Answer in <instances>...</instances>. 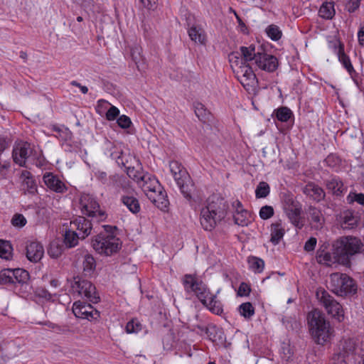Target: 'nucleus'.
<instances>
[{
  "mask_svg": "<svg viewBox=\"0 0 364 364\" xmlns=\"http://www.w3.org/2000/svg\"><path fill=\"white\" fill-rule=\"evenodd\" d=\"M334 49L336 52L339 61L343 67L347 70L350 75L355 73V70L351 64L349 57L344 52V46L341 42L334 43Z\"/></svg>",
  "mask_w": 364,
  "mask_h": 364,
  "instance_id": "obj_28",
  "label": "nucleus"
},
{
  "mask_svg": "<svg viewBox=\"0 0 364 364\" xmlns=\"http://www.w3.org/2000/svg\"><path fill=\"white\" fill-rule=\"evenodd\" d=\"M194 107L195 113L198 119L200 120L205 119L208 114L205 106L203 104L198 102L195 104Z\"/></svg>",
  "mask_w": 364,
  "mask_h": 364,
  "instance_id": "obj_51",
  "label": "nucleus"
},
{
  "mask_svg": "<svg viewBox=\"0 0 364 364\" xmlns=\"http://www.w3.org/2000/svg\"><path fill=\"white\" fill-rule=\"evenodd\" d=\"M81 236L73 229L65 231L64 236V243L66 247L71 248L76 246Z\"/></svg>",
  "mask_w": 364,
  "mask_h": 364,
  "instance_id": "obj_38",
  "label": "nucleus"
},
{
  "mask_svg": "<svg viewBox=\"0 0 364 364\" xmlns=\"http://www.w3.org/2000/svg\"><path fill=\"white\" fill-rule=\"evenodd\" d=\"M309 331L314 341L318 345L323 346L330 341L333 329L325 316L318 310H314L308 314Z\"/></svg>",
  "mask_w": 364,
  "mask_h": 364,
  "instance_id": "obj_3",
  "label": "nucleus"
},
{
  "mask_svg": "<svg viewBox=\"0 0 364 364\" xmlns=\"http://www.w3.org/2000/svg\"><path fill=\"white\" fill-rule=\"evenodd\" d=\"M316 296L329 315L339 322L344 319L342 306L328 291L324 289H318L316 291Z\"/></svg>",
  "mask_w": 364,
  "mask_h": 364,
  "instance_id": "obj_11",
  "label": "nucleus"
},
{
  "mask_svg": "<svg viewBox=\"0 0 364 364\" xmlns=\"http://www.w3.org/2000/svg\"><path fill=\"white\" fill-rule=\"evenodd\" d=\"M270 192V187L267 182L261 181L257 185L255 190V196L257 198H266Z\"/></svg>",
  "mask_w": 364,
  "mask_h": 364,
  "instance_id": "obj_47",
  "label": "nucleus"
},
{
  "mask_svg": "<svg viewBox=\"0 0 364 364\" xmlns=\"http://www.w3.org/2000/svg\"><path fill=\"white\" fill-rule=\"evenodd\" d=\"M12 158L16 164L22 167H27V162H32L37 166L42 165L33 146L27 141H20L15 144Z\"/></svg>",
  "mask_w": 364,
  "mask_h": 364,
  "instance_id": "obj_7",
  "label": "nucleus"
},
{
  "mask_svg": "<svg viewBox=\"0 0 364 364\" xmlns=\"http://www.w3.org/2000/svg\"><path fill=\"white\" fill-rule=\"evenodd\" d=\"M335 14L334 3L332 1L323 3L318 11L319 16L324 19H332Z\"/></svg>",
  "mask_w": 364,
  "mask_h": 364,
  "instance_id": "obj_36",
  "label": "nucleus"
},
{
  "mask_svg": "<svg viewBox=\"0 0 364 364\" xmlns=\"http://www.w3.org/2000/svg\"><path fill=\"white\" fill-rule=\"evenodd\" d=\"M308 213L311 228L315 230H321L325 223L321 210L316 207L310 206Z\"/></svg>",
  "mask_w": 364,
  "mask_h": 364,
  "instance_id": "obj_27",
  "label": "nucleus"
},
{
  "mask_svg": "<svg viewBox=\"0 0 364 364\" xmlns=\"http://www.w3.org/2000/svg\"><path fill=\"white\" fill-rule=\"evenodd\" d=\"M71 229L77 230L81 236V240L85 239L91 234L92 224L91 220L87 219L85 215L78 216L70 223Z\"/></svg>",
  "mask_w": 364,
  "mask_h": 364,
  "instance_id": "obj_18",
  "label": "nucleus"
},
{
  "mask_svg": "<svg viewBox=\"0 0 364 364\" xmlns=\"http://www.w3.org/2000/svg\"><path fill=\"white\" fill-rule=\"evenodd\" d=\"M282 207L290 223L296 228L301 229L304 226L301 204L293 196L286 194L283 196Z\"/></svg>",
  "mask_w": 364,
  "mask_h": 364,
  "instance_id": "obj_10",
  "label": "nucleus"
},
{
  "mask_svg": "<svg viewBox=\"0 0 364 364\" xmlns=\"http://www.w3.org/2000/svg\"><path fill=\"white\" fill-rule=\"evenodd\" d=\"M234 72L237 78L244 87H252L257 82V77L252 68L247 63L241 62V65Z\"/></svg>",
  "mask_w": 364,
  "mask_h": 364,
  "instance_id": "obj_15",
  "label": "nucleus"
},
{
  "mask_svg": "<svg viewBox=\"0 0 364 364\" xmlns=\"http://www.w3.org/2000/svg\"><path fill=\"white\" fill-rule=\"evenodd\" d=\"M328 245L323 244L321 245L316 252V259L320 264L331 266L334 262V257L331 252L326 250Z\"/></svg>",
  "mask_w": 364,
  "mask_h": 364,
  "instance_id": "obj_30",
  "label": "nucleus"
},
{
  "mask_svg": "<svg viewBox=\"0 0 364 364\" xmlns=\"http://www.w3.org/2000/svg\"><path fill=\"white\" fill-rule=\"evenodd\" d=\"M359 218L352 210H344L341 214V225L344 230H351L358 226Z\"/></svg>",
  "mask_w": 364,
  "mask_h": 364,
  "instance_id": "obj_26",
  "label": "nucleus"
},
{
  "mask_svg": "<svg viewBox=\"0 0 364 364\" xmlns=\"http://www.w3.org/2000/svg\"><path fill=\"white\" fill-rule=\"evenodd\" d=\"M79 208L83 215L95 219L97 222L106 219L105 212L100 209L99 203L92 195L81 194L79 200Z\"/></svg>",
  "mask_w": 364,
  "mask_h": 364,
  "instance_id": "obj_9",
  "label": "nucleus"
},
{
  "mask_svg": "<svg viewBox=\"0 0 364 364\" xmlns=\"http://www.w3.org/2000/svg\"><path fill=\"white\" fill-rule=\"evenodd\" d=\"M12 273H14L13 280L14 284H26L30 278V275L28 271L23 269H13Z\"/></svg>",
  "mask_w": 364,
  "mask_h": 364,
  "instance_id": "obj_37",
  "label": "nucleus"
},
{
  "mask_svg": "<svg viewBox=\"0 0 364 364\" xmlns=\"http://www.w3.org/2000/svg\"><path fill=\"white\" fill-rule=\"evenodd\" d=\"M36 294L38 296L45 299L48 301L52 299V294L46 289H38L36 291Z\"/></svg>",
  "mask_w": 364,
  "mask_h": 364,
  "instance_id": "obj_62",
  "label": "nucleus"
},
{
  "mask_svg": "<svg viewBox=\"0 0 364 364\" xmlns=\"http://www.w3.org/2000/svg\"><path fill=\"white\" fill-rule=\"evenodd\" d=\"M170 171L181 193L189 202L195 191V186L188 173L179 162L173 161L169 164Z\"/></svg>",
  "mask_w": 364,
  "mask_h": 364,
  "instance_id": "obj_4",
  "label": "nucleus"
},
{
  "mask_svg": "<svg viewBox=\"0 0 364 364\" xmlns=\"http://www.w3.org/2000/svg\"><path fill=\"white\" fill-rule=\"evenodd\" d=\"M325 185L327 190L336 197H342L348 190L341 178L336 176H331L325 180Z\"/></svg>",
  "mask_w": 364,
  "mask_h": 364,
  "instance_id": "obj_20",
  "label": "nucleus"
},
{
  "mask_svg": "<svg viewBox=\"0 0 364 364\" xmlns=\"http://www.w3.org/2000/svg\"><path fill=\"white\" fill-rule=\"evenodd\" d=\"M203 305L207 306L215 314L220 315L223 312L221 302L217 300L216 296L210 292V295L207 296V304Z\"/></svg>",
  "mask_w": 364,
  "mask_h": 364,
  "instance_id": "obj_33",
  "label": "nucleus"
},
{
  "mask_svg": "<svg viewBox=\"0 0 364 364\" xmlns=\"http://www.w3.org/2000/svg\"><path fill=\"white\" fill-rule=\"evenodd\" d=\"M240 55H241V60L242 63H247L249 61L255 60L257 62V55L259 52H255V46L254 45H250L248 47L241 46L240 48Z\"/></svg>",
  "mask_w": 364,
  "mask_h": 364,
  "instance_id": "obj_32",
  "label": "nucleus"
},
{
  "mask_svg": "<svg viewBox=\"0 0 364 364\" xmlns=\"http://www.w3.org/2000/svg\"><path fill=\"white\" fill-rule=\"evenodd\" d=\"M328 289L338 296H345L355 294L357 292V284L346 274L335 272L330 275Z\"/></svg>",
  "mask_w": 364,
  "mask_h": 364,
  "instance_id": "obj_5",
  "label": "nucleus"
},
{
  "mask_svg": "<svg viewBox=\"0 0 364 364\" xmlns=\"http://www.w3.org/2000/svg\"><path fill=\"white\" fill-rule=\"evenodd\" d=\"M274 215V209L272 206L264 205L259 210V216L263 220L270 218Z\"/></svg>",
  "mask_w": 364,
  "mask_h": 364,
  "instance_id": "obj_53",
  "label": "nucleus"
},
{
  "mask_svg": "<svg viewBox=\"0 0 364 364\" xmlns=\"http://www.w3.org/2000/svg\"><path fill=\"white\" fill-rule=\"evenodd\" d=\"M44 255L43 245L36 241L31 242L26 246V257L32 262H37Z\"/></svg>",
  "mask_w": 364,
  "mask_h": 364,
  "instance_id": "obj_23",
  "label": "nucleus"
},
{
  "mask_svg": "<svg viewBox=\"0 0 364 364\" xmlns=\"http://www.w3.org/2000/svg\"><path fill=\"white\" fill-rule=\"evenodd\" d=\"M73 288L81 296L87 298L92 303H97L100 301V296L96 292L95 287L87 279L77 278V280L75 282Z\"/></svg>",
  "mask_w": 364,
  "mask_h": 364,
  "instance_id": "obj_13",
  "label": "nucleus"
},
{
  "mask_svg": "<svg viewBox=\"0 0 364 364\" xmlns=\"http://www.w3.org/2000/svg\"><path fill=\"white\" fill-rule=\"evenodd\" d=\"M21 176L24 178L25 182L31 189H35V182L32 179L31 174L28 171H23Z\"/></svg>",
  "mask_w": 364,
  "mask_h": 364,
  "instance_id": "obj_60",
  "label": "nucleus"
},
{
  "mask_svg": "<svg viewBox=\"0 0 364 364\" xmlns=\"http://www.w3.org/2000/svg\"><path fill=\"white\" fill-rule=\"evenodd\" d=\"M111 157L116 160L119 166H124L126 168L128 176L136 183L139 182L140 178L145 175V173L141 171V168L139 167V169H136L134 166H127L128 161L124 160V156L122 151L112 153Z\"/></svg>",
  "mask_w": 364,
  "mask_h": 364,
  "instance_id": "obj_17",
  "label": "nucleus"
},
{
  "mask_svg": "<svg viewBox=\"0 0 364 364\" xmlns=\"http://www.w3.org/2000/svg\"><path fill=\"white\" fill-rule=\"evenodd\" d=\"M334 355H341V359L346 360L348 357L353 356L355 361L358 362L356 355H360V353L358 352L357 341L353 338H343L340 341L339 352Z\"/></svg>",
  "mask_w": 364,
  "mask_h": 364,
  "instance_id": "obj_14",
  "label": "nucleus"
},
{
  "mask_svg": "<svg viewBox=\"0 0 364 364\" xmlns=\"http://www.w3.org/2000/svg\"><path fill=\"white\" fill-rule=\"evenodd\" d=\"M275 112L277 119L282 122H287L293 116L291 110L287 107H282L275 110Z\"/></svg>",
  "mask_w": 364,
  "mask_h": 364,
  "instance_id": "obj_45",
  "label": "nucleus"
},
{
  "mask_svg": "<svg viewBox=\"0 0 364 364\" xmlns=\"http://www.w3.org/2000/svg\"><path fill=\"white\" fill-rule=\"evenodd\" d=\"M140 330H141V324L137 321H134V320H132L127 323L126 331L128 333H137Z\"/></svg>",
  "mask_w": 364,
  "mask_h": 364,
  "instance_id": "obj_56",
  "label": "nucleus"
},
{
  "mask_svg": "<svg viewBox=\"0 0 364 364\" xmlns=\"http://www.w3.org/2000/svg\"><path fill=\"white\" fill-rule=\"evenodd\" d=\"M141 47L136 43H134L130 47V54L132 59L138 68H139L140 64L144 63V58L141 55Z\"/></svg>",
  "mask_w": 364,
  "mask_h": 364,
  "instance_id": "obj_39",
  "label": "nucleus"
},
{
  "mask_svg": "<svg viewBox=\"0 0 364 364\" xmlns=\"http://www.w3.org/2000/svg\"><path fill=\"white\" fill-rule=\"evenodd\" d=\"M12 257V247L9 242L0 240V257L9 260Z\"/></svg>",
  "mask_w": 364,
  "mask_h": 364,
  "instance_id": "obj_42",
  "label": "nucleus"
},
{
  "mask_svg": "<svg viewBox=\"0 0 364 364\" xmlns=\"http://www.w3.org/2000/svg\"><path fill=\"white\" fill-rule=\"evenodd\" d=\"M251 214L246 210L242 213H235L233 218L235 223L240 226H247L250 222Z\"/></svg>",
  "mask_w": 364,
  "mask_h": 364,
  "instance_id": "obj_40",
  "label": "nucleus"
},
{
  "mask_svg": "<svg viewBox=\"0 0 364 364\" xmlns=\"http://www.w3.org/2000/svg\"><path fill=\"white\" fill-rule=\"evenodd\" d=\"M137 184L141 188L147 197L149 193H154L156 191L163 189L156 178L147 173L142 178H140Z\"/></svg>",
  "mask_w": 364,
  "mask_h": 364,
  "instance_id": "obj_22",
  "label": "nucleus"
},
{
  "mask_svg": "<svg viewBox=\"0 0 364 364\" xmlns=\"http://www.w3.org/2000/svg\"><path fill=\"white\" fill-rule=\"evenodd\" d=\"M181 282L186 293H193L203 304H207L210 290L196 274H186L181 278Z\"/></svg>",
  "mask_w": 364,
  "mask_h": 364,
  "instance_id": "obj_8",
  "label": "nucleus"
},
{
  "mask_svg": "<svg viewBox=\"0 0 364 364\" xmlns=\"http://www.w3.org/2000/svg\"><path fill=\"white\" fill-rule=\"evenodd\" d=\"M148 198L161 210L165 211L168 207L169 201L164 188L159 190V191H156L154 193H149Z\"/></svg>",
  "mask_w": 364,
  "mask_h": 364,
  "instance_id": "obj_24",
  "label": "nucleus"
},
{
  "mask_svg": "<svg viewBox=\"0 0 364 364\" xmlns=\"http://www.w3.org/2000/svg\"><path fill=\"white\" fill-rule=\"evenodd\" d=\"M48 255L53 258H58L62 254V248L55 243H52L48 250Z\"/></svg>",
  "mask_w": 364,
  "mask_h": 364,
  "instance_id": "obj_54",
  "label": "nucleus"
},
{
  "mask_svg": "<svg viewBox=\"0 0 364 364\" xmlns=\"http://www.w3.org/2000/svg\"><path fill=\"white\" fill-rule=\"evenodd\" d=\"M104 230L92 239L93 249L100 255L112 256L121 249L122 242L115 235L116 226L104 225Z\"/></svg>",
  "mask_w": 364,
  "mask_h": 364,
  "instance_id": "obj_2",
  "label": "nucleus"
},
{
  "mask_svg": "<svg viewBox=\"0 0 364 364\" xmlns=\"http://www.w3.org/2000/svg\"><path fill=\"white\" fill-rule=\"evenodd\" d=\"M250 287L247 283L242 282L238 288L237 294L240 296H246L250 294Z\"/></svg>",
  "mask_w": 364,
  "mask_h": 364,
  "instance_id": "obj_59",
  "label": "nucleus"
},
{
  "mask_svg": "<svg viewBox=\"0 0 364 364\" xmlns=\"http://www.w3.org/2000/svg\"><path fill=\"white\" fill-rule=\"evenodd\" d=\"M316 242H317L316 238L313 237H310L305 242L304 247V250L306 251V252L313 251L315 249V247L316 245Z\"/></svg>",
  "mask_w": 364,
  "mask_h": 364,
  "instance_id": "obj_61",
  "label": "nucleus"
},
{
  "mask_svg": "<svg viewBox=\"0 0 364 364\" xmlns=\"http://www.w3.org/2000/svg\"><path fill=\"white\" fill-rule=\"evenodd\" d=\"M255 64L261 70L269 73L274 72L279 65L278 60L275 56L264 52L259 53Z\"/></svg>",
  "mask_w": 364,
  "mask_h": 364,
  "instance_id": "obj_19",
  "label": "nucleus"
},
{
  "mask_svg": "<svg viewBox=\"0 0 364 364\" xmlns=\"http://www.w3.org/2000/svg\"><path fill=\"white\" fill-rule=\"evenodd\" d=\"M26 218L20 213L14 214L11 219V224L16 228H22L26 225Z\"/></svg>",
  "mask_w": 364,
  "mask_h": 364,
  "instance_id": "obj_50",
  "label": "nucleus"
},
{
  "mask_svg": "<svg viewBox=\"0 0 364 364\" xmlns=\"http://www.w3.org/2000/svg\"><path fill=\"white\" fill-rule=\"evenodd\" d=\"M95 176L96 178L101 182L103 185H105L106 186H109L110 183V176H108L107 173L102 171H97L95 172Z\"/></svg>",
  "mask_w": 364,
  "mask_h": 364,
  "instance_id": "obj_52",
  "label": "nucleus"
},
{
  "mask_svg": "<svg viewBox=\"0 0 364 364\" xmlns=\"http://www.w3.org/2000/svg\"><path fill=\"white\" fill-rule=\"evenodd\" d=\"M119 114V110L115 106H111L106 113V119L108 121L114 120Z\"/></svg>",
  "mask_w": 364,
  "mask_h": 364,
  "instance_id": "obj_58",
  "label": "nucleus"
},
{
  "mask_svg": "<svg viewBox=\"0 0 364 364\" xmlns=\"http://www.w3.org/2000/svg\"><path fill=\"white\" fill-rule=\"evenodd\" d=\"M228 209V204L223 198L216 195L210 196L200 213V223L203 230H214L226 217Z\"/></svg>",
  "mask_w": 364,
  "mask_h": 364,
  "instance_id": "obj_1",
  "label": "nucleus"
},
{
  "mask_svg": "<svg viewBox=\"0 0 364 364\" xmlns=\"http://www.w3.org/2000/svg\"><path fill=\"white\" fill-rule=\"evenodd\" d=\"M83 274L90 277L95 272L96 268V262L94 257L91 255H86L84 257L83 262Z\"/></svg>",
  "mask_w": 364,
  "mask_h": 364,
  "instance_id": "obj_35",
  "label": "nucleus"
},
{
  "mask_svg": "<svg viewBox=\"0 0 364 364\" xmlns=\"http://www.w3.org/2000/svg\"><path fill=\"white\" fill-rule=\"evenodd\" d=\"M12 269H4L0 272V284H14Z\"/></svg>",
  "mask_w": 364,
  "mask_h": 364,
  "instance_id": "obj_49",
  "label": "nucleus"
},
{
  "mask_svg": "<svg viewBox=\"0 0 364 364\" xmlns=\"http://www.w3.org/2000/svg\"><path fill=\"white\" fill-rule=\"evenodd\" d=\"M117 124L122 129H127L132 124L130 118L126 115L120 116L117 120Z\"/></svg>",
  "mask_w": 364,
  "mask_h": 364,
  "instance_id": "obj_57",
  "label": "nucleus"
},
{
  "mask_svg": "<svg viewBox=\"0 0 364 364\" xmlns=\"http://www.w3.org/2000/svg\"><path fill=\"white\" fill-rule=\"evenodd\" d=\"M335 254L343 262L349 261L350 257L360 253L363 245L361 240L353 236L341 237L335 244Z\"/></svg>",
  "mask_w": 364,
  "mask_h": 364,
  "instance_id": "obj_6",
  "label": "nucleus"
},
{
  "mask_svg": "<svg viewBox=\"0 0 364 364\" xmlns=\"http://www.w3.org/2000/svg\"><path fill=\"white\" fill-rule=\"evenodd\" d=\"M303 193L316 202L323 200L326 196L323 189L314 183L306 184L303 188Z\"/></svg>",
  "mask_w": 364,
  "mask_h": 364,
  "instance_id": "obj_25",
  "label": "nucleus"
},
{
  "mask_svg": "<svg viewBox=\"0 0 364 364\" xmlns=\"http://www.w3.org/2000/svg\"><path fill=\"white\" fill-rule=\"evenodd\" d=\"M346 201L349 205L357 203L364 207V193L350 191L346 197Z\"/></svg>",
  "mask_w": 364,
  "mask_h": 364,
  "instance_id": "obj_46",
  "label": "nucleus"
},
{
  "mask_svg": "<svg viewBox=\"0 0 364 364\" xmlns=\"http://www.w3.org/2000/svg\"><path fill=\"white\" fill-rule=\"evenodd\" d=\"M250 268L257 273H260L263 271L264 267V262L263 259L257 257H251L248 259Z\"/></svg>",
  "mask_w": 364,
  "mask_h": 364,
  "instance_id": "obj_44",
  "label": "nucleus"
},
{
  "mask_svg": "<svg viewBox=\"0 0 364 364\" xmlns=\"http://www.w3.org/2000/svg\"><path fill=\"white\" fill-rule=\"evenodd\" d=\"M188 35L192 41L200 44H205L206 36L204 31L196 26H191L188 30Z\"/></svg>",
  "mask_w": 364,
  "mask_h": 364,
  "instance_id": "obj_34",
  "label": "nucleus"
},
{
  "mask_svg": "<svg viewBox=\"0 0 364 364\" xmlns=\"http://www.w3.org/2000/svg\"><path fill=\"white\" fill-rule=\"evenodd\" d=\"M265 31L267 36L272 41H278L282 37V31H280L279 28L276 25L272 24L268 26Z\"/></svg>",
  "mask_w": 364,
  "mask_h": 364,
  "instance_id": "obj_48",
  "label": "nucleus"
},
{
  "mask_svg": "<svg viewBox=\"0 0 364 364\" xmlns=\"http://www.w3.org/2000/svg\"><path fill=\"white\" fill-rule=\"evenodd\" d=\"M341 355H333L329 364H347L345 359H341Z\"/></svg>",
  "mask_w": 364,
  "mask_h": 364,
  "instance_id": "obj_64",
  "label": "nucleus"
},
{
  "mask_svg": "<svg viewBox=\"0 0 364 364\" xmlns=\"http://www.w3.org/2000/svg\"><path fill=\"white\" fill-rule=\"evenodd\" d=\"M326 165L336 171H338L341 164V158L336 154H329L324 160Z\"/></svg>",
  "mask_w": 364,
  "mask_h": 364,
  "instance_id": "obj_43",
  "label": "nucleus"
},
{
  "mask_svg": "<svg viewBox=\"0 0 364 364\" xmlns=\"http://www.w3.org/2000/svg\"><path fill=\"white\" fill-rule=\"evenodd\" d=\"M360 1L361 0H347L345 4V9L349 13H353L358 9Z\"/></svg>",
  "mask_w": 364,
  "mask_h": 364,
  "instance_id": "obj_55",
  "label": "nucleus"
},
{
  "mask_svg": "<svg viewBox=\"0 0 364 364\" xmlns=\"http://www.w3.org/2000/svg\"><path fill=\"white\" fill-rule=\"evenodd\" d=\"M271 237L270 242L277 245L279 243L280 240L283 238L285 230L282 225L281 221H277L271 225Z\"/></svg>",
  "mask_w": 364,
  "mask_h": 364,
  "instance_id": "obj_31",
  "label": "nucleus"
},
{
  "mask_svg": "<svg viewBox=\"0 0 364 364\" xmlns=\"http://www.w3.org/2000/svg\"><path fill=\"white\" fill-rule=\"evenodd\" d=\"M110 180L109 188L114 189L117 193L122 191L124 193L132 194L134 192L130 181L125 176L111 175Z\"/></svg>",
  "mask_w": 364,
  "mask_h": 364,
  "instance_id": "obj_16",
  "label": "nucleus"
},
{
  "mask_svg": "<svg viewBox=\"0 0 364 364\" xmlns=\"http://www.w3.org/2000/svg\"><path fill=\"white\" fill-rule=\"evenodd\" d=\"M358 40L360 46L364 47V23H360L358 31Z\"/></svg>",
  "mask_w": 364,
  "mask_h": 364,
  "instance_id": "obj_63",
  "label": "nucleus"
},
{
  "mask_svg": "<svg viewBox=\"0 0 364 364\" xmlns=\"http://www.w3.org/2000/svg\"><path fill=\"white\" fill-rule=\"evenodd\" d=\"M240 314L246 319H250L255 314V308L250 302H245L238 307Z\"/></svg>",
  "mask_w": 364,
  "mask_h": 364,
  "instance_id": "obj_41",
  "label": "nucleus"
},
{
  "mask_svg": "<svg viewBox=\"0 0 364 364\" xmlns=\"http://www.w3.org/2000/svg\"><path fill=\"white\" fill-rule=\"evenodd\" d=\"M43 181L50 190L57 193H64L68 190V187L65 183L53 173H46L43 175Z\"/></svg>",
  "mask_w": 364,
  "mask_h": 364,
  "instance_id": "obj_21",
  "label": "nucleus"
},
{
  "mask_svg": "<svg viewBox=\"0 0 364 364\" xmlns=\"http://www.w3.org/2000/svg\"><path fill=\"white\" fill-rule=\"evenodd\" d=\"M122 203L126 206L128 210L133 214H137L141 210V206L139 200L130 195L125 193L122 196L120 199Z\"/></svg>",
  "mask_w": 364,
  "mask_h": 364,
  "instance_id": "obj_29",
  "label": "nucleus"
},
{
  "mask_svg": "<svg viewBox=\"0 0 364 364\" xmlns=\"http://www.w3.org/2000/svg\"><path fill=\"white\" fill-rule=\"evenodd\" d=\"M73 312L76 317L90 321H97L100 316V312L91 304L80 301L73 304Z\"/></svg>",
  "mask_w": 364,
  "mask_h": 364,
  "instance_id": "obj_12",
  "label": "nucleus"
}]
</instances>
